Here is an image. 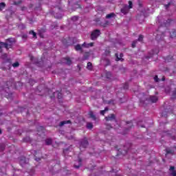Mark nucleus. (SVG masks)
<instances>
[{
    "mask_svg": "<svg viewBox=\"0 0 176 176\" xmlns=\"http://www.w3.org/2000/svg\"><path fill=\"white\" fill-rule=\"evenodd\" d=\"M78 19H79V16H74L73 17H72V21H78Z\"/></svg>",
    "mask_w": 176,
    "mask_h": 176,
    "instance_id": "obj_37",
    "label": "nucleus"
},
{
    "mask_svg": "<svg viewBox=\"0 0 176 176\" xmlns=\"http://www.w3.org/2000/svg\"><path fill=\"white\" fill-rule=\"evenodd\" d=\"M58 164H60V162H58V163H57Z\"/></svg>",
    "mask_w": 176,
    "mask_h": 176,
    "instance_id": "obj_63",
    "label": "nucleus"
},
{
    "mask_svg": "<svg viewBox=\"0 0 176 176\" xmlns=\"http://www.w3.org/2000/svg\"><path fill=\"white\" fill-rule=\"evenodd\" d=\"M22 28H25V25L21 24Z\"/></svg>",
    "mask_w": 176,
    "mask_h": 176,
    "instance_id": "obj_54",
    "label": "nucleus"
},
{
    "mask_svg": "<svg viewBox=\"0 0 176 176\" xmlns=\"http://www.w3.org/2000/svg\"><path fill=\"white\" fill-rule=\"evenodd\" d=\"M173 60H174V58L171 55L166 56L165 58L166 63H170V61H173Z\"/></svg>",
    "mask_w": 176,
    "mask_h": 176,
    "instance_id": "obj_15",
    "label": "nucleus"
},
{
    "mask_svg": "<svg viewBox=\"0 0 176 176\" xmlns=\"http://www.w3.org/2000/svg\"><path fill=\"white\" fill-rule=\"evenodd\" d=\"M52 142H53L52 139H47V140H45L46 145H52Z\"/></svg>",
    "mask_w": 176,
    "mask_h": 176,
    "instance_id": "obj_33",
    "label": "nucleus"
},
{
    "mask_svg": "<svg viewBox=\"0 0 176 176\" xmlns=\"http://www.w3.org/2000/svg\"><path fill=\"white\" fill-rule=\"evenodd\" d=\"M87 68L89 70L91 71L93 69V64L91 62L87 63Z\"/></svg>",
    "mask_w": 176,
    "mask_h": 176,
    "instance_id": "obj_24",
    "label": "nucleus"
},
{
    "mask_svg": "<svg viewBox=\"0 0 176 176\" xmlns=\"http://www.w3.org/2000/svg\"><path fill=\"white\" fill-rule=\"evenodd\" d=\"M172 98H176V88L175 89V90L173 92V95H172Z\"/></svg>",
    "mask_w": 176,
    "mask_h": 176,
    "instance_id": "obj_41",
    "label": "nucleus"
},
{
    "mask_svg": "<svg viewBox=\"0 0 176 176\" xmlns=\"http://www.w3.org/2000/svg\"><path fill=\"white\" fill-rule=\"evenodd\" d=\"M93 127H94L93 123H91V122L87 123V129H88L89 130H91V129H93Z\"/></svg>",
    "mask_w": 176,
    "mask_h": 176,
    "instance_id": "obj_27",
    "label": "nucleus"
},
{
    "mask_svg": "<svg viewBox=\"0 0 176 176\" xmlns=\"http://www.w3.org/2000/svg\"><path fill=\"white\" fill-rule=\"evenodd\" d=\"M106 122H116V116L115 114H109L108 116L105 117Z\"/></svg>",
    "mask_w": 176,
    "mask_h": 176,
    "instance_id": "obj_5",
    "label": "nucleus"
},
{
    "mask_svg": "<svg viewBox=\"0 0 176 176\" xmlns=\"http://www.w3.org/2000/svg\"><path fill=\"white\" fill-rule=\"evenodd\" d=\"M72 122H71V120L61 121L59 124V127H63L65 124H71Z\"/></svg>",
    "mask_w": 176,
    "mask_h": 176,
    "instance_id": "obj_11",
    "label": "nucleus"
},
{
    "mask_svg": "<svg viewBox=\"0 0 176 176\" xmlns=\"http://www.w3.org/2000/svg\"><path fill=\"white\" fill-rule=\"evenodd\" d=\"M6 64L8 63V69H10L12 68V59L10 58H7L5 62Z\"/></svg>",
    "mask_w": 176,
    "mask_h": 176,
    "instance_id": "obj_14",
    "label": "nucleus"
},
{
    "mask_svg": "<svg viewBox=\"0 0 176 176\" xmlns=\"http://www.w3.org/2000/svg\"><path fill=\"white\" fill-rule=\"evenodd\" d=\"M105 56H109L111 54V51L109 50H106L104 52Z\"/></svg>",
    "mask_w": 176,
    "mask_h": 176,
    "instance_id": "obj_40",
    "label": "nucleus"
},
{
    "mask_svg": "<svg viewBox=\"0 0 176 176\" xmlns=\"http://www.w3.org/2000/svg\"><path fill=\"white\" fill-rule=\"evenodd\" d=\"M101 35V31L98 29H96L91 32V41H96L97 38H98Z\"/></svg>",
    "mask_w": 176,
    "mask_h": 176,
    "instance_id": "obj_2",
    "label": "nucleus"
},
{
    "mask_svg": "<svg viewBox=\"0 0 176 176\" xmlns=\"http://www.w3.org/2000/svg\"><path fill=\"white\" fill-rule=\"evenodd\" d=\"M166 155H175V153L174 150L166 148Z\"/></svg>",
    "mask_w": 176,
    "mask_h": 176,
    "instance_id": "obj_16",
    "label": "nucleus"
},
{
    "mask_svg": "<svg viewBox=\"0 0 176 176\" xmlns=\"http://www.w3.org/2000/svg\"><path fill=\"white\" fill-rule=\"evenodd\" d=\"M89 146V141L87 138H84L80 141V149H86Z\"/></svg>",
    "mask_w": 176,
    "mask_h": 176,
    "instance_id": "obj_3",
    "label": "nucleus"
},
{
    "mask_svg": "<svg viewBox=\"0 0 176 176\" xmlns=\"http://www.w3.org/2000/svg\"><path fill=\"white\" fill-rule=\"evenodd\" d=\"M2 57H8V54H4L3 56H2Z\"/></svg>",
    "mask_w": 176,
    "mask_h": 176,
    "instance_id": "obj_53",
    "label": "nucleus"
},
{
    "mask_svg": "<svg viewBox=\"0 0 176 176\" xmlns=\"http://www.w3.org/2000/svg\"><path fill=\"white\" fill-rule=\"evenodd\" d=\"M29 83L30 84V85H32V86L34 85V83H35V80H32V79H30V80H29Z\"/></svg>",
    "mask_w": 176,
    "mask_h": 176,
    "instance_id": "obj_47",
    "label": "nucleus"
},
{
    "mask_svg": "<svg viewBox=\"0 0 176 176\" xmlns=\"http://www.w3.org/2000/svg\"><path fill=\"white\" fill-rule=\"evenodd\" d=\"M9 85H10V86L12 87V86H13V82H11L10 81H8L7 82H6V89H8V90H9V89H10V87H9Z\"/></svg>",
    "mask_w": 176,
    "mask_h": 176,
    "instance_id": "obj_31",
    "label": "nucleus"
},
{
    "mask_svg": "<svg viewBox=\"0 0 176 176\" xmlns=\"http://www.w3.org/2000/svg\"><path fill=\"white\" fill-rule=\"evenodd\" d=\"M107 25H109V21H105L104 23L102 25L103 27H107Z\"/></svg>",
    "mask_w": 176,
    "mask_h": 176,
    "instance_id": "obj_45",
    "label": "nucleus"
},
{
    "mask_svg": "<svg viewBox=\"0 0 176 176\" xmlns=\"http://www.w3.org/2000/svg\"><path fill=\"white\" fill-rule=\"evenodd\" d=\"M170 38H176V30H172L170 32Z\"/></svg>",
    "mask_w": 176,
    "mask_h": 176,
    "instance_id": "obj_18",
    "label": "nucleus"
},
{
    "mask_svg": "<svg viewBox=\"0 0 176 176\" xmlns=\"http://www.w3.org/2000/svg\"><path fill=\"white\" fill-rule=\"evenodd\" d=\"M106 129L107 130H111V129H112V125L108 124V123H106Z\"/></svg>",
    "mask_w": 176,
    "mask_h": 176,
    "instance_id": "obj_39",
    "label": "nucleus"
},
{
    "mask_svg": "<svg viewBox=\"0 0 176 176\" xmlns=\"http://www.w3.org/2000/svg\"><path fill=\"white\" fill-rule=\"evenodd\" d=\"M69 38L68 40H67V38H63L62 40V43L65 46H70L71 43H69Z\"/></svg>",
    "mask_w": 176,
    "mask_h": 176,
    "instance_id": "obj_13",
    "label": "nucleus"
},
{
    "mask_svg": "<svg viewBox=\"0 0 176 176\" xmlns=\"http://www.w3.org/2000/svg\"><path fill=\"white\" fill-rule=\"evenodd\" d=\"M36 155H38V151H34V160H36V162H40L41 157H38Z\"/></svg>",
    "mask_w": 176,
    "mask_h": 176,
    "instance_id": "obj_22",
    "label": "nucleus"
},
{
    "mask_svg": "<svg viewBox=\"0 0 176 176\" xmlns=\"http://www.w3.org/2000/svg\"><path fill=\"white\" fill-rule=\"evenodd\" d=\"M22 38H27V35L22 36Z\"/></svg>",
    "mask_w": 176,
    "mask_h": 176,
    "instance_id": "obj_57",
    "label": "nucleus"
},
{
    "mask_svg": "<svg viewBox=\"0 0 176 176\" xmlns=\"http://www.w3.org/2000/svg\"><path fill=\"white\" fill-rule=\"evenodd\" d=\"M106 76H107L108 78H109V76H111V72H107V73L106 74Z\"/></svg>",
    "mask_w": 176,
    "mask_h": 176,
    "instance_id": "obj_51",
    "label": "nucleus"
},
{
    "mask_svg": "<svg viewBox=\"0 0 176 176\" xmlns=\"http://www.w3.org/2000/svg\"><path fill=\"white\" fill-rule=\"evenodd\" d=\"M65 60L66 61V64L67 65H71L72 64V60L69 58H65Z\"/></svg>",
    "mask_w": 176,
    "mask_h": 176,
    "instance_id": "obj_20",
    "label": "nucleus"
},
{
    "mask_svg": "<svg viewBox=\"0 0 176 176\" xmlns=\"http://www.w3.org/2000/svg\"><path fill=\"white\" fill-rule=\"evenodd\" d=\"M137 42H138V41H133V43H132V47H135V45H137Z\"/></svg>",
    "mask_w": 176,
    "mask_h": 176,
    "instance_id": "obj_44",
    "label": "nucleus"
},
{
    "mask_svg": "<svg viewBox=\"0 0 176 176\" xmlns=\"http://www.w3.org/2000/svg\"><path fill=\"white\" fill-rule=\"evenodd\" d=\"M157 100H159L157 98V96H152L149 97V101H151V102H153V103L157 102Z\"/></svg>",
    "mask_w": 176,
    "mask_h": 176,
    "instance_id": "obj_12",
    "label": "nucleus"
},
{
    "mask_svg": "<svg viewBox=\"0 0 176 176\" xmlns=\"http://www.w3.org/2000/svg\"><path fill=\"white\" fill-rule=\"evenodd\" d=\"M167 23H171V20L170 19H168L166 21V22L165 23V25H167Z\"/></svg>",
    "mask_w": 176,
    "mask_h": 176,
    "instance_id": "obj_52",
    "label": "nucleus"
},
{
    "mask_svg": "<svg viewBox=\"0 0 176 176\" xmlns=\"http://www.w3.org/2000/svg\"><path fill=\"white\" fill-rule=\"evenodd\" d=\"M116 149H118V146H115Z\"/></svg>",
    "mask_w": 176,
    "mask_h": 176,
    "instance_id": "obj_62",
    "label": "nucleus"
},
{
    "mask_svg": "<svg viewBox=\"0 0 176 176\" xmlns=\"http://www.w3.org/2000/svg\"><path fill=\"white\" fill-rule=\"evenodd\" d=\"M141 127H145L144 125H142Z\"/></svg>",
    "mask_w": 176,
    "mask_h": 176,
    "instance_id": "obj_61",
    "label": "nucleus"
},
{
    "mask_svg": "<svg viewBox=\"0 0 176 176\" xmlns=\"http://www.w3.org/2000/svg\"><path fill=\"white\" fill-rule=\"evenodd\" d=\"M29 34H30V35H33V38H36V33L35 32H34V30H30V31L29 32Z\"/></svg>",
    "mask_w": 176,
    "mask_h": 176,
    "instance_id": "obj_34",
    "label": "nucleus"
},
{
    "mask_svg": "<svg viewBox=\"0 0 176 176\" xmlns=\"http://www.w3.org/2000/svg\"><path fill=\"white\" fill-rule=\"evenodd\" d=\"M33 57H31V60H32Z\"/></svg>",
    "mask_w": 176,
    "mask_h": 176,
    "instance_id": "obj_64",
    "label": "nucleus"
},
{
    "mask_svg": "<svg viewBox=\"0 0 176 176\" xmlns=\"http://www.w3.org/2000/svg\"><path fill=\"white\" fill-rule=\"evenodd\" d=\"M108 111H109V109L108 107H105L104 110L100 111V115L104 116V115H105V113L108 112Z\"/></svg>",
    "mask_w": 176,
    "mask_h": 176,
    "instance_id": "obj_21",
    "label": "nucleus"
},
{
    "mask_svg": "<svg viewBox=\"0 0 176 176\" xmlns=\"http://www.w3.org/2000/svg\"><path fill=\"white\" fill-rule=\"evenodd\" d=\"M159 54V50L155 49V50H153L151 51V54L150 56H146V58H151V57H153V56H155V54Z\"/></svg>",
    "mask_w": 176,
    "mask_h": 176,
    "instance_id": "obj_8",
    "label": "nucleus"
},
{
    "mask_svg": "<svg viewBox=\"0 0 176 176\" xmlns=\"http://www.w3.org/2000/svg\"><path fill=\"white\" fill-rule=\"evenodd\" d=\"M170 170L172 171L170 173L173 176H176V171H175V166H170Z\"/></svg>",
    "mask_w": 176,
    "mask_h": 176,
    "instance_id": "obj_17",
    "label": "nucleus"
},
{
    "mask_svg": "<svg viewBox=\"0 0 176 176\" xmlns=\"http://www.w3.org/2000/svg\"><path fill=\"white\" fill-rule=\"evenodd\" d=\"M56 163H57V161L53 160L52 162H51V163H56Z\"/></svg>",
    "mask_w": 176,
    "mask_h": 176,
    "instance_id": "obj_56",
    "label": "nucleus"
},
{
    "mask_svg": "<svg viewBox=\"0 0 176 176\" xmlns=\"http://www.w3.org/2000/svg\"><path fill=\"white\" fill-rule=\"evenodd\" d=\"M21 1H14V5H20V4H21Z\"/></svg>",
    "mask_w": 176,
    "mask_h": 176,
    "instance_id": "obj_48",
    "label": "nucleus"
},
{
    "mask_svg": "<svg viewBox=\"0 0 176 176\" xmlns=\"http://www.w3.org/2000/svg\"><path fill=\"white\" fill-rule=\"evenodd\" d=\"M170 5H171V3H168V4L165 5L166 9H168Z\"/></svg>",
    "mask_w": 176,
    "mask_h": 176,
    "instance_id": "obj_50",
    "label": "nucleus"
},
{
    "mask_svg": "<svg viewBox=\"0 0 176 176\" xmlns=\"http://www.w3.org/2000/svg\"><path fill=\"white\" fill-rule=\"evenodd\" d=\"M155 39L157 41V42H160V41H164V33L160 32L157 31V33H155Z\"/></svg>",
    "mask_w": 176,
    "mask_h": 176,
    "instance_id": "obj_4",
    "label": "nucleus"
},
{
    "mask_svg": "<svg viewBox=\"0 0 176 176\" xmlns=\"http://www.w3.org/2000/svg\"><path fill=\"white\" fill-rule=\"evenodd\" d=\"M68 151V149H64V150H63V152H65V151Z\"/></svg>",
    "mask_w": 176,
    "mask_h": 176,
    "instance_id": "obj_59",
    "label": "nucleus"
},
{
    "mask_svg": "<svg viewBox=\"0 0 176 176\" xmlns=\"http://www.w3.org/2000/svg\"><path fill=\"white\" fill-rule=\"evenodd\" d=\"M126 124H129L128 127H129V129H126V131H129V129H131L132 127H133V121L126 122Z\"/></svg>",
    "mask_w": 176,
    "mask_h": 176,
    "instance_id": "obj_25",
    "label": "nucleus"
},
{
    "mask_svg": "<svg viewBox=\"0 0 176 176\" xmlns=\"http://www.w3.org/2000/svg\"><path fill=\"white\" fill-rule=\"evenodd\" d=\"M115 56L116 57V61H124V59L122 58L123 57V54H120V57L118 53H116Z\"/></svg>",
    "mask_w": 176,
    "mask_h": 176,
    "instance_id": "obj_9",
    "label": "nucleus"
},
{
    "mask_svg": "<svg viewBox=\"0 0 176 176\" xmlns=\"http://www.w3.org/2000/svg\"><path fill=\"white\" fill-rule=\"evenodd\" d=\"M93 46H94V43H84L82 45V47H85L86 49H89V47H93Z\"/></svg>",
    "mask_w": 176,
    "mask_h": 176,
    "instance_id": "obj_10",
    "label": "nucleus"
},
{
    "mask_svg": "<svg viewBox=\"0 0 176 176\" xmlns=\"http://www.w3.org/2000/svg\"><path fill=\"white\" fill-rule=\"evenodd\" d=\"M4 8H6V3L5 2L0 3V12H2Z\"/></svg>",
    "mask_w": 176,
    "mask_h": 176,
    "instance_id": "obj_19",
    "label": "nucleus"
},
{
    "mask_svg": "<svg viewBox=\"0 0 176 176\" xmlns=\"http://www.w3.org/2000/svg\"><path fill=\"white\" fill-rule=\"evenodd\" d=\"M154 80L155 82H160V79L159 78V77L157 76H155L154 77Z\"/></svg>",
    "mask_w": 176,
    "mask_h": 176,
    "instance_id": "obj_43",
    "label": "nucleus"
},
{
    "mask_svg": "<svg viewBox=\"0 0 176 176\" xmlns=\"http://www.w3.org/2000/svg\"><path fill=\"white\" fill-rule=\"evenodd\" d=\"M89 116H90V118H91V119H93L94 120H96V116L94 115V113H93V111H89Z\"/></svg>",
    "mask_w": 176,
    "mask_h": 176,
    "instance_id": "obj_26",
    "label": "nucleus"
},
{
    "mask_svg": "<svg viewBox=\"0 0 176 176\" xmlns=\"http://www.w3.org/2000/svg\"><path fill=\"white\" fill-rule=\"evenodd\" d=\"M58 98L60 100L63 98V94L60 92L58 93Z\"/></svg>",
    "mask_w": 176,
    "mask_h": 176,
    "instance_id": "obj_46",
    "label": "nucleus"
},
{
    "mask_svg": "<svg viewBox=\"0 0 176 176\" xmlns=\"http://www.w3.org/2000/svg\"><path fill=\"white\" fill-rule=\"evenodd\" d=\"M16 43V38H8L6 40L5 42H0V53H2V47H4L7 50L9 49H13V44Z\"/></svg>",
    "mask_w": 176,
    "mask_h": 176,
    "instance_id": "obj_1",
    "label": "nucleus"
},
{
    "mask_svg": "<svg viewBox=\"0 0 176 176\" xmlns=\"http://www.w3.org/2000/svg\"><path fill=\"white\" fill-rule=\"evenodd\" d=\"M19 159V164L22 167H24V166H25V164H28V160H27V158H25V157L22 156V157H20Z\"/></svg>",
    "mask_w": 176,
    "mask_h": 176,
    "instance_id": "obj_6",
    "label": "nucleus"
},
{
    "mask_svg": "<svg viewBox=\"0 0 176 176\" xmlns=\"http://www.w3.org/2000/svg\"><path fill=\"white\" fill-rule=\"evenodd\" d=\"M162 116H164V113H162Z\"/></svg>",
    "mask_w": 176,
    "mask_h": 176,
    "instance_id": "obj_60",
    "label": "nucleus"
},
{
    "mask_svg": "<svg viewBox=\"0 0 176 176\" xmlns=\"http://www.w3.org/2000/svg\"><path fill=\"white\" fill-rule=\"evenodd\" d=\"M123 89H124V90H127V89H129V83L125 82L123 86Z\"/></svg>",
    "mask_w": 176,
    "mask_h": 176,
    "instance_id": "obj_38",
    "label": "nucleus"
},
{
    "mask_svg": "<svg viewBox=\"0 0 176 176\" xmlns=\"http://www.w3.org/2000/svg\"><path fill=\"white\" fill-rule=\"evenodd\" d=\"M116 16L113 12L108 14L106 15V19H112V17H115Z\"/></svg>",
    "mask_w": 176,
    "mask_h": 176,
    "instance_id": "obj_23",
    "label": "nucleus"
},
{
    "mask_svg": "<svg viewBox=\"0 0 176 176\" xmlns=\"http://www.w3.org/2000/svg\"><path fill=\"white\" fill-rule=\"evenodd\" d=\"M0 134H2V129H0Z\"/></svg>",
    "mask_w": 176,
    "mask_h": 176,
    "instance_id": "obj_58",
    "label": "nucleus"
},
{
    "mask_svg": "<svg viewBox=\"0 0 176 176\" xmlns=\"http://www.w3.org/2000/svg\"><path fill=\"white\" fill-rule=\"evenodd\" d=\"M138 41L139 42H142V41H144V36H143L142 34H140V35L139 36V38H138Z\"/></svg>",
    "mask_w": 176,
    "mask_h": 176,
    "instance_id": "obj_35",
    "label": "nucleus"
},
{
    "mask_svg": "<svg viewBox=\"0 0 176 176\" xmlns=\"http://www.w3.org/2000/svg\"><path fill=\"white\" fill-rule=\"evenodd\" d=\"M24 142H27V141H30V138H23Z\"/></svg>",
    "mask_w": 176,
    "mask_h": 176,
    "instance_id": "obj_49",
    "label": "nucleus"
},
{
    "mask_svg": "<svg viewBox=\"0 0 176 176\" xmlns=\"http://www.w3.org/2000/svg\"><path fill=\"white\" fill-rule=\"evenodd\" d=\"M37 131H41V133H45V127L40 126L37 128Z\"/></svg>",
    "mask_w": 176,
    "mask_h": 176,
    "instance_id": "obj_30",
    "label": "nucleus"
},
{
    "mask_svg": "<svg viewBox=\"0 0 176 176\" xmlns=\"http://www.w3.org/2000/svg\"><path fill=\"white\" fill-rule=\"evenodd\" d=\"M128 8L129 9H133V1H129V6Z\"/></svg>",
    "mask_w": 176,
    "mask_h": 176,
    "instance_id": "obj_36",
    "label": "nucleus"
},
{
    "mask_svg": "<svg viewBox=\"0 0 176 176\" xmlns=\"http://www.w3.org/2000/svg\"><path fill=\"white\" fill-rule=\"evenodd\" d=\"M121 13L122 14H127L130 12V8L128 5H124L122 8L120 10Z\"/></svg>",
    "mask_w": 176,
    "mask_h": 176,
    "instance_id": "obj_7",
    "label": "nucleus"
},
{
    "mask_svg": "<svg viewBox=\"0 0 176 176\" xmlns=\"http://www.w3.org/2000/svg\"><path fill=\"white\" fill-rule=\"evenodd\" d=\"M12 67H13V68H17L20 67V63L19 62H15L12 65Z\"/></svg>",
    "mask_w": 176,
    "mask_h": 176,
    "instance_id": "obj_32",
    "label": "nucleus"
},
{
    "mask_svg": "<svg viewBox=\"0 0 176 176\" xmlns=\"http://www.w3.org/2000/svg\"><path fill=\"white\" fill-rule=\"evenodd\" d=\"M5 150V144H0V151H4Z\"/></svg>",
    "mask_w": 176,
    "mask_h": 176,
    "instance_id": "obj_42",
    "label": "nucleus"
},
{
    "mask_svg": "<svg viewBox=\"0 0 176 176\" xmlns=\"http://www.w3.org/2000/svg\"><path fill=\"white\" fill-rule=\"evenodd\" d=\"M75 50H76V52H79L80 50H82V45H80V44H78L75 46Z\"/></svg>",
    "mask_w": 176,
    "mask_h": 176,
    "instance_id": "obj_28",
    "label": "nucleus"
},
{
    "mask_svg": "<svg viewBox=\"0 0 176 176\" xmlns=\"http://www.w3.org/2000/svg\"><path fill=\"white\" fill-rule=\"evenodd\" d=\"M162 81H164L166 80V78H164V76L162 77Z\"/></svg>",
    "mask_w": 176,
    "mask_h": 176,
    "instance_id": "obj_55",
    "label": "nucleus"
},
{
    "mask_svg": "<svg viewBox=\"0 0 176 176\" xmlns=\"http://www.w3.org/2000/svg\"><path fill=\"white\" fill-rule=\"evenodd\" d=\"M80 166H82V160L80 158L78 160V165L74 164V167H75V168H79V167H80Z\"/></svg>",
    "mask_w": 176,
    "mask_h": 176,
    "instance_id": "obj_29",
    "label": "nucleus"
}]
</instances>
